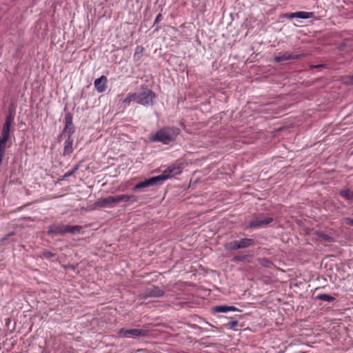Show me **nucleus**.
Listing matches in <instances>:
<instances>
[{
    "instance_id": "obj_1",
    "label": "nucleus",
    "mask_w": 353,
    "mask_h": 353,
    "mask_svg": "<svg viewBox=\"0 0 353 353\" xmlns=\"http://www.w3.org/2000/svg\"><path fill=\"white\" fill-rule=\"evenodd\" d=\"M132 203L137 201V197L134 195L119 194L116 196H110L98 199L94 204V208H112L116 204L123 202Z\"/></svg>"
},
{
    "instance_id": "obj_2",
    "label": "nucleus",
    "mask_w": 353,
    "mask_h": 353,
    "mask_svg": "<svg viewBox=\"0 0 353 353\" xmlns=\"http://www.w3.org/2000/svg\"><path fill=\"white\" fill-rule=\"evenodd\" d=\"M179 134V130L177 128L164 127L152 134L150 137V141L168 145L174 141Z\"/></svg>"
},
{
    "instance_id": "obj_3",
    "label": "nucleus",
    "mask_w": 353,
    "mask_h": 353,
    "mask_svg": "<svg viewBox=\"0 0 353 353\" xmlns=\"http://www.w3.org/2000/svg\"><path fill=\"white\" fill-rule=\"evenodd\" d=\"M81 229L82 227L80 225H70L57 223L48 226V234L50 235H63L65 233L76 234L80 233Z\"/></svg>"
},
{
    "instance_id": "obj_4",
    "label": "nucleus",
    "mask_w": 353,
    "mask_h": 353,
    "mask_svg": "<svg viewBox=\"0 0 353 353\" xmlns=\"http://www.w3.org/2000/svg\"><path fill=\"white\" fill-rule=\"evenodd\" d=\"M254 245L255 242L254 239L244 238L227 243L225 245V248L228 250L232 251L239 249L247 248Z\"/></svg>"
},
{
    "instance_id": "obj_5",
    "label": "nucleus",
    "mask_w": 353,
    "mask_h": 353,
    "mask_svg": "<svg viewBox=\"0 0 353 353\" xmlns=\"http://www.w3.org/2000/svg\"><path fill=\"white\" fill-rule=\"evenodd\" d=\"M155 97L156 94L152 90L144 88L141 92L137 93V103L143 106L152 105Z\"/></svg>"
},
{
    "instance_id": "obj_6",
    "label": "nucleus",
    "mask_w": 353,
    "mask_h": 353,
    "mask_svg": "<svg viewBox=\"0 0 353 353\" xmlns=\"http://www.w3.org/2000/svg\"><path fill=\"white\" fill-rule=\"evenodd\" d=\"M118 334L123 337L137 338L139 336H146L149 334V331L145 329H124L119 330Z\"/></svg>"
},
{
    "instance_id": "obj_7",
    "label": "nucleus",
    "mask_w": 353,
    "mask_h": 353,
    "mask_svg": "<svg viewBox=\"0 0 353 353\" xmlns=\"http://www.w3.org/2000/svg\"><path fill=\"white\" fill-rule=\"evenodd\" d=\"M273 220L270 216H259L250 221L248 227L252 229L262 228L271 223Z\"/></svg>"
},
{
    "instance_id": "obj_8",
    "label": "nucleus",
    "mask_w": 353,
    "mask_h": 353,
    "mask_svg": "<svg viewBox=\"0 0 353 353\" xmlns=\"http://www.w3.org/2000/svg\"><path fill=\"white\" fill-rule=\"evenodd\" d=\"M165 292L157 286L152 285L147 288L143 292L140 293V299H148V298H159L163 296Z\"/></svg>"
},
{
    "instance_id": "obj_9",
    "label": "nucleus",
    "mask_w": 353,
    "mask_h": 353,
    "mask_svg": "<svg viewBox=\"0 0 353 353\" xmlns=\"http://www.w3.org/2000/svg\"><path fill=\"white\" fill-rule=\"evenodd\" d=\"M73 117L70 112H68L65 116V127L63 128L62 136L72 137L75 132V127L72 123Z\"/></svg>"
},
{
    "instance_id": "obj_10",
    "label": "nucleus",
    "mask_w": 353,
    "mask_h": 353,
    "mask_svg": "<svg viewBox=\"0 0 353 353\" xmlns=\"http://www.w3.org/2000/svg\"><path fill=\"white\" fill-rule=\"evenodd\" d=\"M163 177H160L159 176H153V177H151L148 179H145L143 181H141L139 183H138L133 188H132V190L134 192H136L138 190H140V189H142V188H148V187H150V186H153V185H156L157 184H159V183H161V179H163Z\"/></svg>"
},
{
    "instance_id": "obj_11",
    "label": "nucleus",
    "mask_w": 353,
    "mask_h": 353,
    "mask_svg": "<svg viewBox=\"0 0 353 353\" xmlns=\"http://www.w3.org/2000/svg\"><path fill=\"white\" fill-rule=\"evenodd\" d=\"M181 172V169L180 166L176 165H172L169 166L167 169H165L163 172L158 175L160 177H163L161 179V182L162 183L165 180L172 178L177 174H179Z\"/></svg>"
},
{
    "instance_id": "obj_12",
    "label": "nucleus",
    "mask_w": 353,
    "mask_h": 353,
    "mask_svg": "<svg viewBox=\"0 0 353 353\" xmlns=\"http://www.w3.org/2000/svg\"><path fill=\"white\" fill-rule=\"evenodd\" d=\"M302 57V54H291L288 52H285L283 53H280L279 55L275 56L274 60L277 62H281L283 61H289V60H296L300 59Z\"/></svg>"
},
{
    "instance_id": "obj_13",
    "label": "nucleus",
    "mask_w": 353,
    "mask_h": 353,
    "mask_svg": "<svg viewBox=\"0 0 353 353\" xmlns=\"http://www.w3.org/2000/svg\"><path fill=\"white\" fill-rule=\"evenodd\" d=\"M94 87L98 92L101 93L105 91L107 88V78L103 75L94 80Z\"/></svg>"
},
{
    "instance_id": "obj_14",
    "label": "nucleus",
    "mask_w": 353,
    "mask_h": 353,
    "mask_svg": "<svg viewBox=\"0 0 353 353\" xmlns=\"http://www.w3.org/2000/svg\"><path fill=\"white\" fill-rule=\"evenodd\" d=\"M213 311L217 313H227L230 311L235 312L240 310L237 307L232 305H218L213 308Z\"/></svg>"
},
{
    "instance_id": "obj_15",
    "label": "nucleus",
    "mask_w": 353,
    "mask_h": 353,
    "mask_svg": "<svg viewBox=\"0 0 353 353\" xmlns=\"http://www.w3.org/2000/svg\"><path fill=\"white\" fill-rule=\"evenodd\" d=\"M72 145H73V139L70 137H66V139L64 142L63 155H70L72 153V152H73Z\"/></svg>"
},
{
    "instance_id": "obj_16",
    "label": "nucleus",
    "mask_w": 353,
    "mask_h": 353,
    "mask_svg": "<svg viewBox=\"0 0 353 353\" xmlns=\"http://www.w3.org/2000/svg\"><path fill=\"white\" fill-rule=\"evenodd\" d=\"M339 194L345 200L351 201L353 199V192L349 188L341 190Z\"/></svg>"
},
{
    "instance_id": "obj_17",
    "label": "nucleus",
    "mask_w": 353,
    "mask_h": 353,
    "mask_svg": "<svg viewBox=\"0 0 353 353\" xmlns=\"http://www.w3.org/2000/svg\"><path fill=\"white\" fill-rule=\"evenodd\" d=\"M296 17L299 19H310L314 17V13L312 12H304V11H299L296 12Z\"/></svg>"
},
{
    "instance_id": "obj_18",
    "label": "nucleus",
    "mask_w": 353,
    "mask_h": 353,
    "mask_svg": "<svg viewBox=\"0 0 353 353\" xmlns=\"http://www.w3.org/2000/svg\"><path fill=\"white\" fill-rule=\"evenodd\" d=\"M315 234L318 237L323 239V240H325L327 242L332 243V242L334 241V239L333 237H332L331 236H329L328 234H325L323 232L316 231V232H315Z\"/></svg>"
},
{
    "instance_id": "obj_19",
    "label": "nucleus",
    "mask_w": 353,
    "mask_h": 353,
    "mask_svg": "<svg viewBox=\"0 0 353 353\" xmlns=\"http://www.w3.org/2000/svg\"><path fill=\"white\" fill-rule=\"evenodd\" d=\"M316 299L321 300L327 302H332L335 300L334 296L327 294H319L316 296Z\"/></svg>"
},
{
    "instance_id": "obj_20",
    "label": "nucleus",
    "mask_w": 353,
    "mask_h": 353,
    "mask_svg": "<svg viewBox=\"0 0 353 353\" xmlns=\"http://www.w3.org/2000/svg\"><path fill=\"white\" fill-rule=\"evenodd\" d=\"M79 165L78 164L75 165L71 170L68 171L63 174L62 179H65L69 176H71L79 170Z\"/></svg>"
},
{
    "instance_id": "obj_21",
    "label": "nucleus",
    "mask_w": 353,
    "mask_h": 353,
    "mask_svg": "<svg viewBox=\"0 0 353 353\" xmlns=\"http://www.w3.org/2000/svg\"><path fill=\"white\" fill-rule=\"evenodd\" d=\"M343 83L347 85H353V74L343 77Z\"/></svg>"
},
{
    "instance_id": "obj_22",
    "label": "nucleus",
    "mask_w": 353,
    "mask_h": 353,
    "mask_svg": "<svg viewBox=\"0 0 353 353\" xmlns=\"http://www.w3.org/2000/svg\"><path fill=\"white\" fill-rule=\"evenodd\" d=\"M143 47L141 46H137L135 48V52L134 54V58L136 59L137 57V59H139L140 56L139 55H141L143 52Z\"/></svg>"
},
{
    "instance_id": "obj_23",
    "label": "nucleus",
    "mask_w": 353,
    "mask_h": 353,
    "mask_svg": "<svg viewBox=\"0 0 353 353\" xmlns=\"http://www.w3.org/2000/svg\"><path fill=\"white\" fill-rule=\"evenodd\" d=\"M248 258V255H236L235 256H234V258L232 259V261H241V262H243V261H247Z\"/></svg>"
},
{
    "instance_id": "obj_24",
    "label": "nucleus",
    "mask_w": 353,
    "mask_h": 353,
    "mask_svg": "<svg viewBox=\"0 0 353 353\" xmlns=\"http://www.w3.org/2000/svg\"><path fill=\"white\" fill-rule=\"evenodd\" d=\"M126 97L130 102L136 101L137 103V93L130 92L127 94Z\"/></svg>"
},
{
    "instance_id": "obj_25",
    "label": "nucleus",
    "mask_w": 353,
    "mask_h": 353,
    "mask_svg": "<svg viewBox=\"0 0 353 353\" xmlns=\"http://www.w3.org/2000/svg\"><path fill=\"white\" fill-rule=\"evenodd\" d=\"M261 264L265 267H270V265L272 264V262L268 259H262L260 261Z\"/></svg>"
},
{
    "instance_id": "obj_26",
    "label": "nucleus",
    "mask_w": 353,
    "mask_h": 353,
    "mask_svg": "<svg viewBox=\"0 0 353 353\" xmlns=\"http://www.w3.org/2000/svg\"><path fill=\"white\" fill-rule=\"evenodd\" d=\"M283 17L288 19L296 18V12H289L283 14Z\"/></svg>"
},
{
    "instance_id": "obj_27",
    "label": "nucleus",
    "mask_w": 353,
    "mask_h": 353,
    "mask_svg": "<svg viewBox=\"0 0 353 353\" xmlns=\"http://www.w3.org/2000/svg\"><path fill=\"white\" fill-rule=\"evenodd\" d=\"M239 325L238 321H231L228 322V325L230 328H234V327L237 326Z\"/></svg>"
},
{
    "instance_id": "obj_28",
    "label": "nucleus",
    "mask_w": 353,
    "mask_h": 353,
    "mask_svg": "<svg viewBox=\"0 0 353 353\" xmlns=\"http://www.w3.org/2000/svg\"><path fill=\"white\" fill-rule=\"evenodd\" d=\"M43 256L47 259H50V258L54 256V254H52L50 251H46V250L43 252Z\"/></svg>"
},
{
    "instance_id": "obj_29",
    "label": "nucleus",
    "mask_w": 353,
    "mask_h": 353,
    "mask_svg": "<svg viewBox=\"0 0 353 353\" xmlns=\"http://www.w3.org/2000/svg\"><path fill=\"white\" fill-rule=\"evenodd\" d=\"M344 221L347 225H353V219L352 218H345Z\"/></svg>"
},
{
    "instance_id": "obj_30",
    "label": "nucleus",
    "mask_w": 353,
    "mask_h": 353,
    "mask_svg": "<svg viewBox=\"0 0 353 353\" xmlns=\"http://www.w3.org/2000/svg\"><path fill=\"white\" fill-rule=\"evenodd\" d=\"M162 19H163L162 14H159L154 20V24L159 23L162 20Z\"/></svg>"
},
{
    "instance_id": "obj_31",
    "label": "nucleus",
    "mask_w": 353,
    "mask_h": 353,
    "mask_svg": "<svg viewBox=\"0 0 353 353\" xmlns=\"http://www.w3.org/2000/svg\"><path fill=\"white\" fill-rule=\"evenodd\" d=\"M130 100L127 98V97L123 100V103L124 104H126V105H130Z\"/></svg>"
},
{
    "instance_id": "obj_32",
    "label": "nucleus",
    "mask_w": 353,
    "mask_h": 353,
    "mask_svg": "<svg viewBox=\"0 0 353 353\" xmlns=\"http://www.w3.org/2000/svg\"><path fill=\"white\" fill-rule=\"evenodd\" d=\"M324 65H322V64H320V65H311L312 68H321V67H323Z\"/></svg>"
},
{
    "instance_id": "obj_33",
    "label": "nucleus",
    "mask_w": 353,
    "mask_h": 353,
    "mask_svg": "<svg viewBox=\"0 0 353 353\" xmlns=\"http://www.w3.org/2000/svg\"><path fill=\"white\" fill-rule=\"evenodd\" d=\"M201 330H202V332H208V330H204V329H202V328H201Z\"/></svg>"
}]
</instances>
